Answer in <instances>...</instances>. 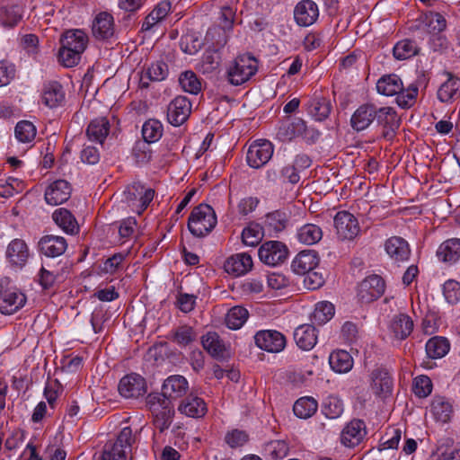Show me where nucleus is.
Here are the masks:
<instances>
[{
	"label": "nucleus",
	"mask_w": 460,
	"mask_h": 460,
	"mask_svg": "<svg viewBox=\"0 0 460 460\" xmlns=\"http://www.w3.org/2000/svg\"><path fill=\"white\" fill-rule=\"evenodd\" d=\"M376 90L385 96H396V103L402 109H409L416 102L419 93L417 81L404 86L401 77L395 74L385 75L378 79Z\"/></svg>",
	"instance_id": "f257e3e1"
},
{
	"label": "nucleus",
	"mask_w": 460,
	"mask_h": 460,
	"mask_svg": "<svg viewBox=\"0 0 460 460\" xmlns=\"http://www.w3.org/2000/svg\"><path fill=\"white\" fill-rule=\"evenodd\" d=\"M217 225V217L214 209L208 204H199L191 211L188 228L196 237H204L208 234Z\"/></svg>",
	"instance_id": "f03ea898"
},
{
	"label": "nucleus",
	"mask_w": 460,
	"mask_h": 460,
	"mask_svg": "<svg viewBox=\"0 0 460 460\" xmlns=\"http://www.w3.org/2000/svg\"><path fill=\"white\" fill-rule=\"evenodd\" d=\"M146 405L153 414L154 425L160 432L167 429L172 422L174 409L170 401L162 398L160 394H150L146 397Z\"/></svg>",
	"instance_id": "7ed1b4c3"
},
{
	"label": "nucleus",
	"mask_w": 460,
	"mask_h": 460,
	"mask_svg": "<svg viewBox=\"0 0 460 460\" xmlns=\"http://www.w3.org/2000/svg\"><path fill=\"white\" fill-rule=\"evenodd\" d=\"M258 70V63L251 55L238 56L229 66L226 75L228 82L233 85H241L253 76Z\"/></svg>",
	"instance_id": "20e7f679"
},
{
	"label": "nucleus",
	"mask_w": 460,
	"mask_h": 460,
	"mask_svg": "<svg viewBox=\"0 0 460 460\" xmlns=\"http://www.w3.org/2000/svg\"><path fill=\"white\" fill-rule=\"evenodd\" d=\"M278 136L282 140H292L301 137L306 141L315 142L320 133L314 128L306 127L305 121L300 118H294L291 121L283 123L278 131Z\"/></svg>",
	"instance_id": "39448f33"
},
{
	"label": "nucleus",
	"mask_w": 460,
	"mask_h": 460,
	"mask_svg": "<svg viewBox=\"0 0 460 460\" xmlns=\"http://www.w3.org/2000/svg\"><path fill=\"white\" fill-rule=\"evenodd\" d=\"M258 255L261 261L264 264L277 266L287 260L288 249L282 242L268 241L259 248Z\"/></svg>",
	"instance_id": "423d86ee"
},
{
	"label": "nucleus",
	"mask_w": 460,
	"mask_h": 460,
	"mask_svg": "<svg viewBox=\"0 0 460 460\" xmlns=\"http://www.w3.org/2000/svg\"><path fill=\"white\" fill-rule=\"evenodd\" d=\"M333 224L340 240H353L360 231L358 219L348 211L338 212Z\"/></svg>",
	"instance_id": "0eeeda50"
},
{
	"label": "nucleus",
	"mask_w": 460,
	"mask_h": 460,
	"mask_svg": "<svg viewBox=\"0 0 460 460\" xmlns=\"http://www.w3.org/2000/svg\"><path fill=\"white\" fill-rule=\"evenodd\" d=\"M273 151V145L269 140H257L249 146L247 163L252 168H261L270 160Z\"/></svg>",
	"instance_id": "6e6552de"
},
{
	"label": "nucleus",
	"mask_w": 460,
	"mask_h": 460,
	"mask_svg": "<svg viewBox=\"0 0 460 460\" xmlns=\"http://www.w3.org/2000/svg\"><path fill=\"white\" fill-rule=\"evenodd\" d=\"M385 292V281L378 275L367 277L358 286V297L361 303L368 304L379 298Z\"/></svg>",
	"instance_id": "1a4fd4ad"
},
{
	"label": "nucleus",
	"mask_w": 460,
	"mask_h": 460,
	"mask_svg": "<svg viewBox=\"0 0 460 460\" xmlns=\"http://www.w3.org/2000/svg\"><path fill=\"white\" fill-rule=\"evenodd\" d=\"M254 341L261 349L271 353H278L286 347V337L275 330H262L256 332Z\"/></svg>",
	"instance_id": "9d476101"
},
{
	"label": "nucleus",
	"mask_w": 460,
	"mask_h": 460,
	"mask_svg": "<svg viewBox=\"0 0 460 460\" xmlns=\"http://www.w3.org/2000/svg\"><path fill=\"white\" fill-rule=\"evenodd\" d=\"M413 328V320L405 313L394 314L387 325L391 338L399 341L406 340L411 334Z\"/></svg>",
	"instance_id": "9b49d317"
},
{
	"label": "nucleus",
	"mask_w": 460,
	"mask_h": 460,
	"mask_svg": "<svg viewBox=\"0 0 460 460\" xmlns=\"http://www.w3.org/2000/svg\"><path fill=\"white\" fill-rule=\"evenodd\" d=\"M190 112V102L184 96H177L168 105L167 119L172 126H181L188 119Z\"/></svg>",
	"instance_id": "f8f14e48"
},
{
	"label": "nucleus",
	"mask_w": 460,
	"mask_h": 460,
	"mask_svg": "<svg viewBox=\"0 0 460 460\" xmlns=\"http://www.w3.org/2000/svg\"><path fill=\"white\" fill-rule=\"evenodd\" d=\"M118 389L125 398H138L146 393V383L140 375L130 374L120 379Z\"/></svg>",
	"instance_id": "ddd939ff"
},
{
	"label": "nucleus",
	"mask_w": 460,
	"mask_h": 460,
	"mask_svg": "<svg viewBox=\"0 0 460 460\" xmlns=\"http://www.w3.org/2000/svg\"><path fill=\"white\" fill-rule=\"evenodd\" d=\"M367 435L366 424L363 420L354 419L341 430V442L347 447L359 445Z\"/></svg>",
	"instance_id": "4468645a"
},
{
	"label": "nucleus",
	"mask_w": 460,
	"mask_h": 460,
	"mask_svg": "<svg viewBox=\"0 0 460 460\" xmlns=\"http://www.w3.org/2000/svg\"><path fill=\"white\" fill-rule=\"evenodd\" d=\"M189 383L183 376L173 375L167 377L162 386V398L176 400L186 394Z\"/></svg>",
	"instance_id": "2eb2a0df"
},
{
	"label": "nucleus",
	"mask_w": 460,
	"mask_h": 460,
	"mask_svg": "<svg viewBox=\"0 0 460 460\" xmlns=\"http://www.w3.org/2000/svg\"><path fill=\"white\" fill-rule=\"evenodd\" d=\"M71 185L65 180H57L48 186L45 190V200L49 205L58 206L71 196Z\"/></svg>",
	"instance_id": "dca6fc26"
},
{
	"label": "nucleus",
	"mask_w": 460,
	"mask_h": 460,
	"mask_svg": "<svg viewBox=\"0 0 460 460\" xmlns=\"http://www.w3.org/2000/svg\"><path fill=\"white\" fill-rule=\"evenodd\" d=\"M385 250L388 256L396 263L404 262L411 256L408 242L400 236H392L385 243Z\"/></svg>",
	"instance_id": "f3484780"
},
{
	"label": "nucleus",
	"mask_w": 460,
	"mask_h": 460,
	"mask_svg": "<svg viewBox=\"0 0 460 460\" xmlns=\"http://www.w3.org/2000/svg\"><path fill=\"white\" fill-rule=\"evenodd\" d=\"M319 16L317 4L312 0L300 1L295 7L294 18L299 26H310Z\"/></svg>",
	"instance_id": "a211bd4d"
},
{
	"label": "nucleus",
	"mask_w": 460,
	"mask_h": 460,
	"mask_svg": "<svg viewBox=\"0 0 460 460\" xmlns=\"http://www.w3.org/2000/svg\"><path fill=\"white\" fill-rule=\"evenodd\" d=\"M370 387L377 396L386 397L392 393L393 379L386 369L376 368L370 375Z\"/></svg>",
	"instance_id": "6ab92c4d"
},
{
	"label": "nucleus",
	"mask_w": 460,
	"mask_h": 460,
	"mask_svg": "<svg viewBox=\"0 0 460 460\" xmlns=\"http://www.w3.org/2000/svg\"><path fill=\"white\" fill-rule=\"evenodd\" d=\"M319 263L317 252L313 250L301 251L294 258L291 263V269L297 275H305L314 270Z\"/></svg>",
	"instance_id": "aec40b11"
},
{
	"label": "nucleus",
	"mask_w": 460,
	"mask_h": 460,
	"mask_svg": "<svg viewBox=\"0 0 460 460\" xmlns=\"http://www.w3.org/2000/svg\"><path fill=\"white\" fill-rule=\"evenodd\" d=\"M30 257L27 243L22 239L13 240L7 246L6 258L13 267L22 268Z\"/></svg>",
	"instance_id": "412c9836"
},
{
	"label": "nucleus",
	"mask_w": 460,
	"mask_h": 460,
	"mask_svg": "<svg viewBox=\"0 0 460 460\" xmlns=\"http://www.w3.org/2000/svg\"><path fill=\"white\" fill-rule=\"evenodd\" d=\"M39 247L40 251L44 255L55 258L62 255L66 252L67 243L63 236L48 234L40 238Z\"/></svg>",
	"instance_id": "4be33fe9"
},
{
	"label": "nucleus",
	"mask_w": 460,
	"mask_h": 460,
	"mask_svg": "<svg viewBox=\"0 0 460 460\" xmlns=\"http://www.w3.org/2000/svg\"><path fill=\"white\" fill-rule=\"evenodd\" d=\"M252 265L251 255L246 252H241L230 256L226 261L224 269L228 274L241 276L250 271Z\"/></svg>",
	"instance_id": "5701e85b"
},
{
	"label": "nucleus",
	"mask_w": 460,
	"mask_h": 460,
	"mask_svg": "<svg viewBox=\"0 0 460 460\" xmlns=\"http://www.w3.org/2000/svg\"><path fill=\"white\" fill-rule=\"evenodd\" d=\"M178 411L188 417L199 419L207 413L208 407L202 398L190 394L181 402Z\"/></svg>",
	"instance_id": "b1692460"
},
{
	"label": "nucleus",
	"mask_w": 460,
	"mask_h": 460,
	"mask_svg": "<svg viewBox=\"0 0 460 460\" xmlns=\"http://www.w3.org/2000/svg\"><path fill=\"white\" fill-rule=\"evenodd\" d=\"M376 116V105L363 104L359 106L351 116L350 125L357 131L364 130L375 120Z\"/></svg>",
	"instance_id": "393cba45"
},
{
	"label": "nucleus",
	"mask_w": 460,
	"mask_h": 460,
	"mask_svg": "<svg viewBox=\"0 0 460 460\" xmlns=\"http://www.w3.org/2000/svg\"><path fill=\"white\" fill-rule=\"evenodd\" d=\"M201 343L208 353L217 358L225 359L227 358V349L217 332H209L203 335L201 338Z\"/></svg>",
	"instance_id": "a878e982"
},
{
	"label": "nucleus",
	"mask_w": 460,
	"mask_h": 460,
	"mask_svg": "<svg viewBox=\"0 0 460 460\" xmlns=\"http://www.w3.org/2000/svg\"><path fill=\"white\" fill-rule=\"evenodd\" d=\"M294 340L303 350H311L317 342V331L314 325L302 324L294 332Z\"/></svg>",
	"instance_id": "bb28decb"
},
{
	"label": "nucleus",
	"mask_w": 460,
	"mask_h": 460,
	"mask_svg": "<svg viewBox=\"0 0 460 460\" xmlns=\"http://www.w3.org/2000/svg\"><path fill=\"white\" fill-rule=\"evenodd\" d=\"M88 42V37L82 30H68L60 38V47L72 49L84 53Z\"/></svg>",
	"instance_id": "cd10ccee"
},
{
	"label": "nucleus",
	"mask_w": 460,
	"mask_h": 460,
	"mask_svg": "<svg viewBox=\"0 0 460 460\" xmlns=\"http://www.w3.org/2000/svg\"><path fill=\"white\" fill-rule=\"evenodd\" d=\"M54 222L67 234L75 235L79 233V225L75 216L66 208L56 209L52 214Z\"/></svg>",
	"instance_id": "c85d7f7f"
},
{
	"label": "nucleus",
	"mask_w": 460,
	"mask_h": 460,
	"mask_svg": "<svg viewBox=\"0 0 460 460\" xmlns=\"http://www.w3.org/2000/svg\"><path fill=\"white\" fill-rule=\"evenodd\" d=\"M93 34L95 38L105 40L113 35L114 22L111 14L102 12L94 19L93 23Z\"/></svg>",
	"instance_id": "c756f323"
},
{
	"label": "nucleus",
	"mask_w": 460,
	"mask_h": 460,
	"mask_svg": "<svg viewBox=\"0 0 460 460\" xmlns=\"http://www.w3.org/2000/svg\"><path fill=\"white\" fill-rule=\"evenodd\" d=\"M25 296L22 293L4 290L0 296V312L12 314L25 304Z\"/></svg>",
	"instance_id": "7c9ffc66"
},
{
	"label": "nucleus",
	"mask_w": 460,
	"mask_h": 460,
	"mask_svg": "<svg viewBox=\"0 0 460 460\" xmlns=\"http://www.w3.org/2000/svg\"><path fill=\"white\" fill-rule=\"evenodd\" d=\"M375 119L386 129L385 136H388L390 132L394 133L400 127L401 123L395 110L392 107H376Z\"/></svg>",
	"instance_id": "2f4dec72"
},
{
	"label": "nucleus",
	"mask_w": 460,
	"mask_h": 460,
	"mask_svg": "<svg viewBox=\"0 0 460 460\" xmlns=\"http://www.w3.org/2000/svg\"><path fill=\"white\" fill-rule=\"evenodd\" d=\"M289 219L290 212L286 209H278L266 215L265 227L269 232L278 234L286 229Z\"/></svg>",
	"instance_id": "473e14b6"
},
{
	"label": "nucleus",
	"mask_w": 460,
	"mask_h": 460,
	"mask_svg": "<svg viewBox=\"0 0 460 460\" xmlns=\"http://www.w3.org/2000/svg\"><path fill=\"white\" fill-rule=\"evenodd\" d=\"M110 122L105 117L93 119L86 129V135L91 141L102 144L110 132Z\"/></svg>",
	"instance_id": "72a5a7b5"
},
{
	"label": "nucleus",
	"mask_w": 460,
	"mask_h": 460,
	"mask_svg": "<svg viewBox=\"0 0 460 460\" xmlns=\"http://www.w3.org/2000/svg\"><path fill=\"white\" fill-rule=\"evenodd\" d=\"M438 258L448 263H454L460 258V239L451 238L442 243L438 251Z\"/></svg>",
	"instance_id": "f704fd0d"
},
{
	"label": "nucleus",
	"mask_w": 460,
	"mask_h": 460,
	"mask_svg": "<svg viewBox=\"0 0 460 460\" xmlns=\"http://www.w3.org/2000/svg\"><path fill=\"white\" fill-rule=\"evenodd\" d=\"M65 99V93L62 85L58 82H50L45 84L42 93V102L49 107L55 108L62 103Z\"/></svg>",
	"instance_id": "c9c22d12"
},
{
	"label": "nucleus",
	"mask_w": 460,
	"mask_h": 460,
	"mask_svg": "<svg viewBox=\"0 0 460 460\" xmlns=\"http://www.w3.org/2000/svg\"><path fill=\"white\" fill-rule=\"evenodd\" d=\"M438 99L448 102L460 97V78L450 75L438 88Z\"/></svg>",
	"instance_id": "e433bc0d"
},
{
	"label": "nucleus",
	"mask_w": 460,
	"mask_h": 460,
	"mask_svg": "<svg viewBox=\"0 0 460 460\" xmlns=\"http://www.w3.org/2000/svg\"><path fill=\"white\" fill-rule=\"evenodd\" d=\"M430 411L438 421L446 423L450 420L453 408L448 400L442 396L434 397Z\"/></svg>",
	"instance_id": "4c0bfd02"
},
{
	"label": "nucleus",
	"mask_w": 460,
	"mask_h": 460,
	"mask_svg": "<svg viewBox=\"0 0 460 460\" xmlns=\"http://www.w3.org/2000/svg\"><path fill=\"white\" fill-rule=\"evenodd\" d=\"M171 10V4L167 1L159 3L154 10L145 18L142 24L143 31H150L157 23L162 22L169 13Z\"/></svg>",
	"instance_id": "58836bf2"
},
{
	"label": "nucleus",
	"mask_w": 460,
	"mask_h": 460,
	"mask_svg": "<svg viewBox=\"0 0 460 460\" xmlns=\"http://www.w3.org/2000/svg\"><path fill=\"white\" fill-rule=\"evenodd\" d=\"M329 363L335 372L347 373L353 367V358L346 350H337L330 355Z\"/></svg>",
	"instance_id": "ea45409f"
},
{
	"label": "nucleus",
	"mask_w": 460,
	"mask_h": 460,
	"mask_svg": "<svg viewBox=\"0 0 460 460\" xmlns=\"http://www.w3.org/2000/svg\"><path fill=\"white\" fill-rule=\"evenodd\" d=\"M307 111L315 120L322 121L329 116L332 104L325 98L315 97L309 102Z\"/></svg>",
	"instance_id": "a19ab883"
},
{
	"label": "nucleus",
	"mask_w": 460,
	"mask_h": 460,
	"mask_svg": "<svg viewBox=\"0 0 460 460\" xmlns=\"http://www.w3.org/2000/svg\"><path fill=\"white\" fill-rule=\"evenodd\" d=\"M23 8L20 4H12L0 8V24L4 27H13L22 19Z\"/></svg>",
	"instance_id": "79ce46f5"
},
{
	"label": "nucleus",
	"mask_w": 460,
	"mask_h": 460,
	"mask_svg": "<svg viewBox=\"0 0 460 460\" xmlns=\"http://www.w3.org/2000/svg\"><path fill=\"white\" fill-rule=\"evenodd\" d=\"M447 339L440 336L430 338L426 343V352L430 358H443L449 350Z\"/></svg>",
	"instance_id": "37998d69"
},
{
	"label": "nucleus",
	"mask_w": 460,
	"mask_h": 460,
	"mask_svg": "<svg viewBox=\"0 0 460 460\" xmlns=\"http://www.w3.org/2000/svg\"><path fill=\"white\" fill-rule=\"evenodd\" d=\"M296 235L300 243L312 245L322 239L323 231L317 225L305 224L298 229Z\"/></svg>",
	"instance_id": "c03bdc74"
},
{
	"label": "nucleus",
	"mask_w": 460,
	"mask_h": 460,
	"mask_svg": "<svg viewBox=\"0 0 460 460\" xmlns=\"http://www.w3.org/2000/svg\"><path fill=\"white\" fill-rule=\"evenodd\" d=\"M318 402L313 397L299 398L293 406V411L300 419H308L317 411Z\"/></svg>",
	"instance_id": "a18cd8bd"
},
{
	"label": "nucleus",
	"mask_w": 460,
	"mask_h": 460,
	"mask_svg": "<svg viewBox=\"0 0 460 460\" xmlns=\"http://www.w3.org/2000/svg\"><path fill=\"white\" fill-rule=\"evenodd\" d=\"M419 47L411 40H402L395 44L393 49L394 57L398 60L411 58L419 53Z\"/></svg>",
	"instance_id": "49530a36"
},
{
	"label": "nucleus",
	"mask_w": 460,
	"mask_h": 460,
	"mask_svg": "<svg viewBox=\"0 0 460 460\" xmlns=\"http://www.w3.org/2000/svg\"><path fill=\"white\" fill-rule=\"evenodd\" d=\"M163 125L155 119L146 120L142 127V136L147 144L157 142L163 136Z\"/></svg>",
	"instance_id": "de8ad7c7"
},
{
	"label": "nucleus",
	"mask_w": 460,
	"mask_h": 460,
	"mask_svg": "<svg viewBox=\"0 0 460 460\" xmlns=\"http://www.w3.org/2000/svg\"><path fill=\"white\" fill-rule=\"evenodd\" d=\"M334 312V305L331 302H319L312 314V321L319 325L324 324L333 317Z\"/></svg>",
	"instance_id": "09e8293b"
},
{
	"label": "nucleus",
	"mask_w": 460,
	"mask_h": 460,
	"mask_svg": "<svg viewBox=\"0 0 460 460\" xmlns=\"http://www.w3.org/2000/svg\"><path fill=\"white\" fill-rule=\"evenodd\" d=\"M248 311L243 306H234L231 308L226 316V323L228 328L237 330L241 328L248 319Z\"/></svg>",
	"instance_id": "8fccbe9b"
},
{
	"label": "nucleus",
	"mask_w": 460,
	"mask_h": 460,
	"mask_svg": "<svg viewBox=\"0 0 460 460\" xmlns=\"http://www.w3.org/2000/svg\"><path fill=\"white\" fill-rule=\"evenodd\" d=\"M263 227L257 223H250L242 232V240L245 245L256 246L263 238Z\"/></svg>",
	"instance_id": "3c124183"
},
{
	"label": "nucleus",
	"mask_w": 460,
	"mask_h": 460,
	"mask_svg": "<svg viewBox=\"0 0 460 460\" xmlns=\"http://www.w3.org/2000/svg\"><path fill=\"white\" fill-rule=\"evenodd\" d=\"M36 127L29 120L19 121L14 128L17 140L21 143H31L36 137Z\"/></svg>",
	"instance_id": "603ef678"
},
{
	"label": "nucleus",
	"mask_w": 460,
	"mask_h": 460,
	"mask_svg": "<svg viewBox=\"0 0 460 460\" xmlns=\"http://www.w3.org/2000/svg\"><path fill=\"white\" fill-rule=\"evenodd\" d=\"M168 75V66L163 61H157L153 63L144 73L141 77V82L144 86L147 84L144 82L145 78L151 81H162L164 80Z\"/></svg>",
	"instance_id": "864d4df0"
},
{
	"label": "nucleus",
	"mask_w": 460,
	"mask_h": 460,
	"mask_svg": "<svg viewBox=\"0 0 460 460\" xmlns=\"http://www.w3.org/2000/svg\"><path fill=\"white\" fill-rule=\"evenodd\" d=\"M322 411L329 419L339 418L343 412V402L339 397L330 395L323 402Z\"/></svg>",
	"instance_id": "5fc2aeb1"
},
{
	"label": "nucleus",
	"mask_w": 460,
	"mask_h": 460,
	"mask_svg": "<svg viewBox=\"0 0 460 460\" xmlns=\"http://www.w3.org/2000/svg\"><path fill=\"white\" fill-rule=\"evenodd\" d=\"M179 84L184 92L198 94L201 90V83L192 71H185L179 77Z\"/></svg>",
	"instance_id": "6e6d98bb"
},
{
	"label": "nucleus",
	"mask_w": 460,
	"mask_h": 460,
	"mask_svg": "<svg viewBox=\"0 0 460 460\" xmlns=\"http://www.w3.org/2000/svg\"><path fill=\"white\" fill-rule=\"evenodd\" d=\"M197 339V333L194 329L188 325L178 327L172 334V341L179 346L185 347L192 343Z\"/></svg>",
	"instance_id": "4d7b16f0"
},
{
	"label": "nucleus",
	"mask_w": 460,
	"mask_h": 460,
	"mask_svg": "<svg viewBox=\"0 0 460 460\" xmlns=\"http://www.w3.org/2000/svg\"><path fill=\"white\" fill-rule=\"evenodd\" d=\"M289 447L284 440H273L267 443L264 447L265 454L271 460H280L287 456Z\"/></svg>",
	"instance_id": "13d9d810"
},
{
	"label": "nucleus",
	"mask_w": 460,
	"mask_h": 460,
	"mask_svg": "<svg viewBox=\"0 0 460 460\" xmlns=\"http://www.w3.org/2000/svg\"><path fill=\"white\" fill-rule=\"evenodd\" d=\"M203 42L199 36L193 32L181 36L180 40L181 49L189 55L196 54L201 48Z\"/></svg>",
	"instance_id": "bf43d9fd"
},
{
	"label": "nucleus",
	"mask_w": 460,
	"mask_h": 460,
	"mask_svg": "<svg viewBox=\"0 0 460 460\" xmlns=\"http://www.w3.org/2000/svg\"><path fill=\"white\" fill-rule=\"evenodd\" d=\"M220 56L216 50H207L200 63V69L203 74H210L216 71L220 65Z\"/></svg>",
	"instance_id": "052dcab7"
},
{
	"label": "nucleus",
	"mask_w": 460,
	"mask_h": 460,
	"mask_svg": "<svg viewBox=\"0 0 460 460\" xmlns=\"http://www.w3.org/2000/svg\"><path fill=\"white\" fill-rule=\"evenodd\" d=\"M82 54V52L77 50L60 47L58 50V61L66 67H73L80 62Z\"/></svg>",
	"instance_id": "680f3d73"
},
{
	"label": "nucleus",
	"mask_w": 460,
	"mask_h": 460,
	"mask_svg": "<svg viewBox=\"0 0 460 460\" xmlns=\"http://www.w3.org/2000/svg\"><path fill=\"white\" fill-rule=\"evenodd\" d=\"M414 394L420 397H427L432 391V382L427 376H419L414 379L413 383Z\"/></svg>",
	"instance_id": "e2e57ef3"
},
{
	"label": "nucleus",
	"mask_w": 460,
	"mask_h": 460,
	"mask_svg": "<svg viewBox=\"0 0 460 460\" xmlns=\"http://www.w3.org/2000/svg\"><path fill=\"white\" fill-rule=\"evenodd\" d=\"M443 293L449 304H456L460 300V283L453 279L446 281L443 286Z\"/></svg>",
	"instance_id": "0e129e2a"
},
{
	"label": "nucleus",
	"mask_w": 460,
	"mask_h": 460,
	"mask_svg": "<svg viewBox=\"0 0 460 460\" xmlns=\"http://www.w3.org/2000/svg\"><path fill=\"white\" fill-rule=\"evenodd\" d=\"M341 335L345 342L354 344L359 338L358 328L354 323L346 322L341 327Z\"/></svg>",
	"instance_id": "69168bd1"
},
{
	"label": "nucleus",
	"mask_w": 460,
	"mask_h": 460,
	"mask_svg": "<svg viewBox=\"0 0 460 460\" xmlns=\"http://www.w3.org/2000/svg\"><path fill=\"white\" fill-rule=\"evenodd\" d=\"M385 436H390V438H382L381 444L379 447V451H383L385 449H395L398 447V444L402 438V431L399 429H393L390 432H387Z\"/></svg>",
	"instance_id": "338daca9"
},
{
	"label": "nucleus",
	"mask_w": 460,
	"mask_h": 460,
	"mask_svg": "<svg viewBox=\"0 0 460 460\" xmlns=\"http://www.w3.org/2000/svg\"><path fill=\"white\" fill-rule=\"evenodd\" d=\"M225 440L226 444L234 448L243 446L248 440V435L239 429H234L226 435Z\"/></svg>",
	"instance_id": "774afa93"
}]
</instances>
